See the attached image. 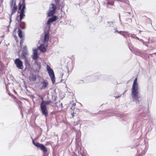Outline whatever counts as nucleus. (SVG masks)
<instances>
[{"label": "nucleus", "mask_w": 156, "mask_h": 156, "mask_svg": "<svg viewBox=\"0 0 156 156\" xmlns=\"http://www.w3.org/2000/svg\"><path fill=\"white\" fill-rule=\"evenodd\" d=\"M25 0H22V3L20 2L18 4V9L19 11H20V21L21 23L23 19L25 16L24 14L25 10L26 9V5Z\"/></svg>", "instance_id": "nucleus-2"}, {"label": "nucleus", "mask_w": 156, "mask_h": 156, "mask_svg": "<svg viewBox=\"0 0 156 156\" xmlns=\"http://www.w3.org/2000/svg\"><path fill=\"white\" fill-rule=\"evenodd\" d=\"M47 69L48 71V73L49 74L50 77L51 78L53 84H54L55 83V74L53 70L52 69L50 66L48 65L47 66Z\"/></svg>", "instance_id": "nucleus-4"}, {"label": "nucleus", "mask_w": 156, "mask_h": 156, "mask_svg": "<svg viewBox=\"0 0 156 156\" xmlns=\"http://www.w3.org/2000/svg\"><path fill=\"white\" fill-rule=\"evenodd\" d=\"M82 156H84L83 154H82Z\"/></svg>", "instance_id": "nucleus-29"}, {"label": "nucleus", "mask_w": 156, "mask_h": 156, "mask_svg": "<svg viewBox=\"0 0 156 156\" xmlns=\"http://www.w3.org/2000/svg\"><path fill=\"white\" fill-rule=\"evenodd\" d=\"M57 19V17L56 16H54L51 18H49L47 22L48 24H49L52 22L55 21Z\"/></svg>", "instance_id": "nucleus-10"}, {"label": "nucleus", "mask_w": 156, "mask_h": 156, "mask_svg": "<svg viewBox=\"0 0 156 156\" xmlns=\"http://www.w3.org/2000/svg\"><path fill=\"white\" fill-rule=\"evenodd\" d=\"M56 7V5L54 4H51L49 6V9L47 13L49 17L53 16L55 13Z\"/></svg>", "instance_id": "nucleus-5"}, {"label": "nucleus", "mask_w": 156, "mask_h": 156, "mask_svg": "<svg viewBox=\"0 0 156 156\" xmlns=\"http://www.w3.org/2000/svg\"><path fill=\"white\" fill-rule=\"evenodd\" d=\"M32 142L33 144L36 147H40L41 150L43 151L44 152H47V148L43 144H40L38 142L35 143L34 140H32Z\"/></svg>", "instance_id": "nucleus-6"}, {"label": "nucleus", "mask_w": 156, "mask_h": 156, "mask_svg": "<svg viewBox=\"0 0 156 156\" xmlns=\"http://www.w3.org/2000/svg\"><path fill=\"white\" fill-rule=\"evenodd\" d=\"M118 0L119 1L122 2H126L125 0Z\"/></svg>", "instance_id": "nucleus-22"}, {"label": "nucleus", "mask_w": 156, "mask_h": 156, "mask_svg": "<svg viewBox=\"0 0 156 156\" xmlns=\"http://www.w3.org/2000/svg\"><path fill=\"white\" fill-rule=\"evenodd\" d=\"M122 32H123L122 31H119V34H121V35H123V34H122Z\"/></svg>", "instance_id": "nucleus-24"}, {"label": "nucleus", "mask_w": 156, "mask_h": 156, "mask_svg": "<svg viewBox=\"0 0 156 156\" xmlns=\"http://www.w3.org/2000/svg\"><path fill=\"white\" fill-rule=\"evenodd\" d=\"M48 84V83L46 82V80H44L43 82L40 83V84L39 85L41 86L40 87V90H42L45 88L47 87Z\"/></svg>", "instance_id": "nucleus-8"}, {"label": "nucleus", "mask_w": 156, "mask_h": 156, "mask_svg": "<svg viewBox=\"0 0 156 156\" xmlns=\"http://www.w3.org/2000/svg\"><path fill=\"white\" fill-rule=\"evenodd\" d=\"M40 49L43 52H45L46 51V49L44 47V44H41L40 47Z\"/></svg>", "instance_id": "nucleus-13"}, {"label": "nucleus", "mask_w": 156, "mask_h": 156, "mask_svg": "<svg viewBox=\"0 0 156 156\" xmlns=\"http://www.w3.org/2000/svg\"><path fill=\"white\" fill-rule=\"evenodd\" d=\"M10 7L11 9V15H12L16 12L17 9L18 8L16 4V2H15L14 5L10 6Z\"/></svg>", "instance_id": "nucleus-9"}, {"label": "nucleus", "mask_w": 156, "mask_h": 156, "mask_svg": "<svg viewBox=\"0 0 156 156\" xmlns=\"http://www.w3.org/2000/svg\"><path fill=\"white\" fill-rule=\"evenodd\" d=\"M111 23H112V24H113V22L112 21L111 22H110Z\"/></svg>", "instance_id": "nucleus-28"}, {"label": "nucleus", "mask_w": 156, "mask_h": 156, "mask_svg": "<svg viewBox=\"0 0 156 156\" xmlns=\"http://www.w3.org/2000/svg\"><path fill=\"white\" fill-rule=\"evenodd\" d=\"M120 97V96H117L115 97V98H118Z\"/></svg>", "instance_id": "nucleus-26"}, {"label": "nucleus", "mask_w": 156, "mask_h": 156, "mask_svg": "<svg viewBox=\"0 0 156 156\" xmlns=\"http://www.w3.org/2000/svg\"><path fill=\"white\" fill-rule=\"evenodd\" d=\"M18 34L19 36L21 38H22L23 37L22 34V30L20 28L18 29Z\"/></svg>", "instance_id": "nucleus-12"}, {"label": "nucleus", "mask_w": 156, "mask_h": 156, "mask_svg": "<svg viewBox=\"0 0 156 156\" xmlns=\"http://www.w3.org/2000/svg\"><path fill=\"white\" fill-rule=\"evenodd\" d=\"M27 50L26 46H25L23 48V50Z\"/></svg>", "instance_id": "nucleus-25"}, {"label": "nucleus", "mask_w": 156, "mask_h": 156, "mask_svg": "<svg viewBox=\"0 0 156 156\" xmlns=\"http://www.w3.org/2000/svg\"><path fill=\"white\" fill-rule=\"evenodd\" d=\"M41 99H42V101L40 106L41 111L42 114L46 117L48 116V112L46 105L49 104L51 101H47L45 102L43 99L42 98H41Z\"/></svg>", "instance_id": "nucleus-3"}, {"label": "nucleus", "mask_w": 156, "mask_h": 156, "mask_svg": "<svg viewBox=\"0 0 156 156\" xmlns=\"http://www.w3.org/2000/svg\"><path fill=\"white\" fill-rule=\"evenodd\" d=\"M14 63L17 68L20 69H23L24 67L23 62L19 58H16L14 61Z\"/></svg>", "instance_id": "nucleus-7"}, {"label": "nucleus", "mask_w": 156, "mask_h": 156, "mask_svg": "<svg viewBox=\"0 0 156 156\" xmlns=\"http://www.w3.org/2000/svg\"><path fill=\"white\" fill-rule=\"evenodd\" d=\"M71 115H72V118H73V117L75 116V114H74V112H73V113H71Z\"/></svg>", "instance_id": "nucleus-21"}, {"label": "nucleus", "mask_w": 156, "mask_h": 156, "mask_svg": "<svg viewBox=\"0 0 156 156\" xmlns=\"http://www.w3.org/2000/svg\"><path fill=\"white\" fill-rule=\"evenodd\" d=\"M49 38V35L48 33H46L45 34L44 36V42H48Z\"/></svg>", "instance_id": "nucleus-11"}, {"label": "nucleus", "mask_w": 156, "mask_h": 156, "mask_svg": "<svg viewBox=\"0 0 156 156\" xmlns=\"http://www.w3.org/2000/svg\"><path fill=\"white\" fill-rule=\"evenodd\" d=\"M60 1V0H55L56 4L57 5H58Z\"/></svg>", "instance_id": "nucleus-19"}, {"label": "nucleus", "mask_w": 156, "mask_h": 156, "mask_svg": "<svg viewBox=\"0 0 156 156\" xmlns=\"http://www.w3.org/2000/svg\"><path fill=\"white\" fill-rule=\"evenodd\" d=\"M23 53H24V54H25L26 55H28V53L27 50H23Z\"/></svg>", "instance_id": "nucleus-18"}, {"label": "nucleus", "mask_w": 156, "mask_h": 156, "mask_svg": "<svg viewBox=\"0 0 156 156\" xmlns=\"http://www.w3.org/2000/svg\"><path fill=\"white\" fill-rule=\"evenodd\" d=\"M15 2H16V1H14V0H11L10 2V6H12L14 5Z\"/></svg>", "instance_id": "nucleus-15"}, {"label": "nucleus", "mask_w": 156, "mask_h": 156, "mask_svg": "<svg viewBox=\"0 0 156 156\" xmlns=\"http://www.w3.org/2000/svg\"><path fill=\"white\" fill-rule=\"evenodd\" d=\"M35 53L37 54V51L36 50H35L34 51V54H35Z\"/></svg>", "instance_id": "nucleus-23"}, {"label": "nucleus", "mask_w": 156, "mask_h": 156, "mask_svg": "<svg viewBox=\"0 0 156 156\" xmlns=\"http://www.w3.org/2000/svg\"><path fill=\"white\" fill-rule=\"evenodd\" d=\"M107 5H114V2L112 1H108L107 2Z\"/></svg>", "instance_id": "nucleus-16"}, {"label": "nucleus", "mask_w": 156, "mask_h": 156, "mask_svg": "<svg viewBox=\"0 0 156 156\" xmlns=\"http://www.w3.org/2000/svg\"><path fill=\"white\" fill-rule=\"evenodd\" d=\"M26 55L25 54H24V53H22V58H24L25 59V62L26 64L28 63L29 64V63L28 62L27 60V58H26Z\"/></svg>", "instance_id": "nucleus-14"}, {"label": "nucleus", "mask_w": 156, "mask_h": 156, "mask_svg": "<svg viewBox=\"0 0 156 156\" xmlns=\"http://www.w3.org/2000/svg\"><path fill=\"white\" fill-rule=\"evenodd\" d=\"M137 78H136L134 80L132 88V97L136 100H138L139 98L138 84L137 83Z\"/></svg>", "instance_id": "nucleus-1"}, {"label": "nucleus", "mask_w": 156, "mask_h": 156, "mask_svg": "<svg viewBox=\"0 0 156 156\" xmlns=\"http://www.w3.org/2000/svg\"><path fill=\"white\" fill-rule=\"evenodd\" d=\"M38 57L37 54L35 53L34 54V56L33 57V59H36Z\"/></svg>", "instance_id": "nucleus-17"}, {"label": "nucleus", "mask_w": 156, "mask_h": 156, "mask_svg": "<svg viewBox=\"0 0 156 156\" xmlns=\"http://www.w3.org/2000/svg\"><path fill=\"white\" fill-rule=\"evenodd\" d=\"M23 43V40H22L20 41V46L22 47V44Z\"/></svg>", "instance_id": "nucleus-20"}, {"label": "nucleus", "mask_w": 156, "mask_h": 156, "mask_svg": "<svg viewBox=\"0 0 156 156\" xmlns=\"http://www.w3.org/2000/svg\"><path fill=\"white\" fill-rule=\"evenodd\" d=\"M116 32H117V33H119V31H118L117 30V31H115V33Z\"/></svg>", "instance_id": "nucleus-27"}]
</instances>
